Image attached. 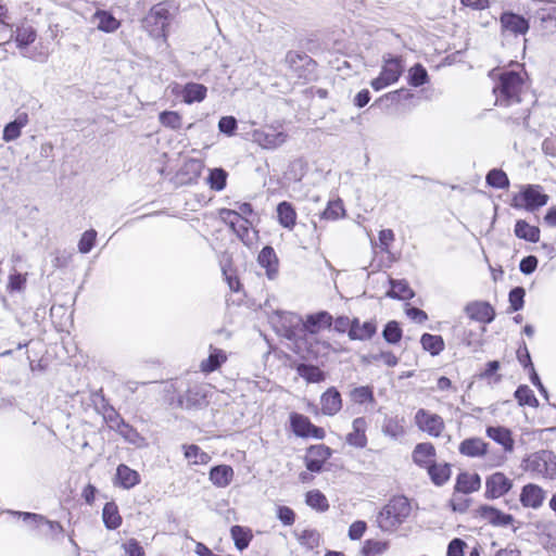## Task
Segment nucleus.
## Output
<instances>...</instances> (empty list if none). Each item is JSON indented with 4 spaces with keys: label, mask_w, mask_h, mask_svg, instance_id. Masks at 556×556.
I'll return each mask as SVG.
<instances>
[{
    "label": "nucleus",
    "mask_w": 556,
    "mask_h": 556,
    "mask_svg": "<svg viewBox=\"0 0 556 556\" xmlns=\"http://www.w3.org/2000/svg\"><path fill=\"white\" fill-rule=\"evenodd\" d=\"M290 421L292 430L298 437L307 438L308 429L312 422L306 416L294 413L290 416Z\"/></svg>",
    "instance_id": "obj_47"
},
{
    "label": "nucleus",
    "mask_w": 556,
    "mask_h": 556,
    "mask_svg": "<svg viewBox=\"0 0 556 556\" xmlns=\"http://www.w3.org/2000/svg\"><path fill=\"white\" fill-rule=\"evenodd\" d=\"M97 238V231L93 229H89L85 231L78 242V250L80 253H88L94 245Z\"/></svg>",
    "instance_id": "obj_58"
},
{
    "label": "nucleus",
    "mask_w": 556,
    "mask_h": 556,
    "mask_svg": "<svg viewBox=\"0 0 556 556\" xmlns=\"http://www.w3.org/2000/svg\"><path fill=\"white\" fill-rule=\"evenodd\" d=\"M458 451L468 457H481L488 453V443L480 438H469L460 442Z\"/></svg>",
    "instance_id": "obj_23"
},
{
    "label": "nucleus",
    "mask_w": 556,
    "mask_h": 556,
    "mask_svg": "<svg viewBox=\"0 0 556 556\" xmlns=\"http://www.w3.org/2000/svg\"><path fill=\"white\" fill-rule=\"evenodd\" d=\"M92 396L98 410L102 414L103 419L109 425L110 429L114 431L117 430L125 420L121 417L116 409L108 403L102 393V390L93 393Z\"/></svg>",
    "instance_id": "obj_10"
},
{
    "label": "nucleus",
    "mask_w": 556,
    "mask_h": 556,
    "mask_svg": "<svg viewBox=\"0 0 556 556\" xmlns=\"http://www.w3.org/2000/svg\"><path fill=\"white\" fill-rule=\"evenodd\" d=\"M514 395L520 406L527 405L534 408L539 406L538 399L527 384L519 386Z\"/></svg>",
    "instance_id": "obj_44"
},
{
    "label": "nucleus",
    "mask_w": 556,
    "mask_h": 556,
    "mask_svg": "<svg viewBox=\"0 0 556 556\" xmlns=\"http://www.w3.org/2000/svg\"><path fill=\"white\" fill-rule=\"evenodd\" d=\"M25 521L31 520L45 535L54 538L63 532V527L58 521H51L41 515L33 513H18Z\"/></svg>",
    "instance_id": "obj_15"
},
{
    "label": "nucleus",
    "mask_w": 556,
    "mask_h": 556,
    "mask_svg": "<svg viewBox=\"0 0 556 556\" xmlns=\"http://www.w3.org/2000/svg\"><path fill=\"white\" fill-rule=\"evenodd\" d=\"M486 184L496 189H506L509 187V179L502 169L493 168L485 177Z\"/></svg>",
    "instance_id": "obj_46"
},
{
    "label": "nucleus",
    "mask_w": 556,
    "mask_h": 556,
    "mask_svg": "<svg viewBox=\"0 0 556 556\" xmlns=\"http://www.w3.org/2000/svg\"><path fill=\"white\" fill-rule=\"evenodd\" d=\"M383 339L390 344H396L402 339V329L397 321H389L382 331Z\"/></svg>",
    "instance_id": "obj_53"
},
{
    "label": "nucleus",
    "mask_w": 556,
    "mask_h": 556,
    "mask_svg": "<svg viewBox=\"0 0 556 556\" xmlns=\"http://www.w3.org/2000/svg\"><path fill=\"white\" fill-rule=\"evenodd\" d=\"M257 262L263 268H265L268 279L274 280L277 277L279 260L273 247H264L257 256Z\"/></svg>",
    "instance_id": "obj_17"
},
{
    "label": "nucleus",
    "mask_w": 556,
    "mask_h": 556,
    "mask_svg": "<svg viewBox=\"0 0 556 556\" xmlns=\"http://www.w3.org/2000/svg\"><path fill=\"white\" fill-rule=\"evenodd\" d=\"M277 215L282 227L292 229L295 226L296 212L291 203L287 201L279 203L277 206Z\"/></svg>",
    "instance_id": "obj_32"
},
{
    "label": "nucleus",
    "mask_w": 556,
    "mask_h": 556,
    "mask_svg": "<svg viewBox=\"0 0 556 556\" xmlns=\"http://www.w3.org/2000/svg\"><path fill=\"white\" fill-rule=\"evenodd\" d=\"M415 424L421 431L435 438L440 437L445 428L444 420L440 415L431 414L424 408L417 410Z\"/></svg>",
    "instance_id": "obj_8"
},
{
    "label": "nucleus",
    "mask_w": 556,
    "mask_h": 556,
    "mask_svg": "<svg viewBox=\"0 0 556 556\" xmlns=\"http://www.w3.org/2000/svg\"><path fill=\"white\" fill-rule=\"evenodd\" d=\"M206 87L197 83H188L184 87L182 98L186 103L201 102L206 97Z\"/></svg>",
    "instance_id": "obj_37"
},
{
    "label": "nucleus",
    "mask_w": 556,
    "mask_h": 556,
    "mask_svg": "<svg viewBox=\"0 0 556 556\" xmlns=\"http://www.w3.org/2000/svg\"><path fill=\"white\" fill-rule=\"evenodd\" d=\"M254 141L265 149H275L287 140V135L283 131H276L271 128L255 130L253 132Z\"/></svg>",
    "instance_id": "obj_16"
},
{
    "label": "nucleus",
    "mask_w": 556,
    "mask_h": 556,
    "mask_svg": "<svg viewBox=\"0 0 556 556\" xmlns=\"http://www.w3.org/2000/svg\"><path fill=\"white\" fill-rule=\"evenodd\" d=\"M116 480L119 486L129 490L140 482V476L127 465L121 464L116 469Z\"/></svg>",
    "instance_id": "obj_30"
},
{
    "label": "nucleus",
    "mask_w": 556,
    "mask_h": 556,
    "mask_svg": "<svg viewBox=\"0 0 556 556\" xmlns=\"http://www.w3.org/2000/svg\"><path fill=\"white\" fill-rule=\"evenodd\" d=\"M523 79L521 75L514 71L500 74L498 81L493 88L495 94V104L500 106H509L520 102V92Z\"/></svg>",
    "instance_id": "obj_1"
},
{
    "label": "nucleus",
    "mask_w": 556,
    "mask_h": 556,
    "mask_svg": "<svg viewBox=\"0 0 556 556\" xmlns=\"http://www.w3.org/2000/svg\"><path fill=\"white\" fill-rule=\"evenodd\" d=\"M410 510V504L405 496L393 497L378 514L377 523L383 531H393L407 519Z\"/></svg>",
    "instance_id": "obj_2"
},
{
    "label": "nucleus",
    "mask_w": 556,
    "mask_h": 556,
    "mask_svg": "<svg viewBox=\"0 0 556 556\" xmlns=\"http://www.w3.org/2000/svg\"><path fill=\"white\" fill-rule=\"evenodd\" d=\"M170 4L163 1L153 5L142 18V27L153 38H166V29L170 21Z\"/></svg>",
    "instance_id": "obj_3"
},
{
    "label": "nucleus",
    "mask_w": 556,
    "mask_h": 556,
    "mask_svg": "<svg viewBox=\"0 0 556 556\" xmlns=\"http://www.w3.org/2000/svg\"><path fill=\"white\" fill-rule=\"evenodd\" d=\"M321 410L325 415L333 416L342 407L340 392L336 388H329L320 397Z\"/></svg>",
    "instance_id": "obj_21"
},
{
    "label": "nucleus",
    "mask_w": 556,
    "mask_h": 556,
    "mask_svg": "<svg viewBox=\"0 0 556 556\" xmlns=\"http://www.w3.org/2000/svg\"><path fill=\"white\" fill-rule=\"evenodd\" d=\"M477 514L480 518L484 519L493 527H507L515 520L511 515L505 514L490 505H481L477 509Z\"/></svg>",
    "instance_id": "obj_14"
},
{
    "label": "nucleus",
    "mask_w": 556,
    "mask_h": 556,
    "mask_svg": "<svg viewBox=\"0 0 556 556\" xmlns=\"http://www.w3.org/2000/svg\"><path fill=\"white\" fill-rule=\"evenodd\" d=\"M184 450L185 457L192 460V463L195 465L207 464L211 460V456L207 453L201 451V448L195 444L184 445Z\"/></svg>",
    "instance_id": "obj_49"
},
{
    "label": "nucleus",
    "mask_w": 556,
    "mask_h": 556,
    "mask_svg": "<svg viewBox=\"0 0 556 556\" xmlns=\"http://www.w3.org/2000/svg\"><path fill=\"white\" fill-rule=\"evenodd\" d=\"M344 213L345 210L341 200L330 201L327 207L320 214V218L327 220H337L342 217Z\"/></svg>",
    "instance_id": "obj_51"
},
{
    "label": "nucleus",
    "mask_w": 556,
    "mask_h": 556,
    "mask_svg": "<svg viewBox=\"0 0 556 556\" xmlns=\"http://www.w3.org/2000/svg\"><path fill=\"white\" fill-rule=\"evenodd\" d=\"M296 372L309 383L321 382L326 379L325 372L314 365L301 363L296 366Z\"/></svg>",
    "instance_id": "obj_36"
},
{
    "label": "nucleus",
    "mask_w": 556,
    "mask_h": 556,
    "mask_svg": "<svg viewBox=\"0 0 556 556\" xmlns=\"http://www.w3.org/2000/svg\"><path fill=\"white\" fill-rule=\"evenodd\" d=\"M433 484L441 486L451 478V466L447 463L437 464L434 460L426 468Z\"/></svg>",
    "instance_id": "obj_29"
},
{
    "label": "nucleus",
    "mask_w": 556,
    "mask_h": 556,
    "mask_svg": "<svg viewBox=\"0 0 556 556\" xmlns=\"http://www.w3.org/2000/svg\"><path fill=\"white\" fill-rule=\"evenodd\" d=\"M481 488V478L478 473L460 472L456 478L455 491L469 494Z\"/></svg>",
    "instance_id": "obj_26"
},
{
    "label": "nucleus",
    "mask_w": 556,
    "mask_h": 556,
    "mask_svg": "<svg viewBox=\"0 0 556 556\" xmlns=\"http://www.w3.org/2000/svg\"><path fill=\"white\" fill-rule=\"evenodd\" d=\"M227 177L228 174L224 168H213L210 170L207 184L212 190L222 191L226 187Z\"/></svg>",
    "instance_id": "obj_45"
},
{
    "label": "nucleus",
    "mask_w": 556,
    "mask_h": 556,
    "mask_svg": "<svg viewBox=\"0 0 556 556\" xmlns=\"http://www.w3.org/2000/svg\"><path fill=\"white\" fill-rule=\"evenodd\" d=\"M102 518L105 527L110 530L117 529L122 523V517L118 513L117 505L113 502H109L104 505Z\"/></svg>",
    "instance_id": "obj_38"
},
{
    "label": "nucleus",
    "mask_w": 556,
    "mask_h": 556,
    "mask_svg": "<svg viewBox=\"0 0 556 556\" xmlns=\"http://www.w3.org/2000/svg\"><path fill=\"white\" fill-rule=\"evenodd\" d=\"M332 325V316L325 311L311 314L304 321V329L309 333H317L320 329L330 328Z\"/></svg>",
    "instance_id": "obj_24"
},
{
    "label": "nucleus",
    "mask_w": 556,
    "mask_h": 556,
    "mask_svg": "<svg viewBox=\"0 0 556 556\" xmlns=\"http://www.w3.org/2000/svg\"><path fill=\"white\" fill-rule=\"evenodd\" d=\"M233 479V469L229 465L214 466L210 470V481L217 488L228 486Z\"/></svg>",
    "instance_id": "obj_28"
},
{
    "label": "nucleus",
    "mask_w": 556,
    "mask_h": 556,
    "mask_svg": "<svg viewBox=\"0 0 556 556\" xmlns=\"http://www.w3.org/2000/svg\"><path fill=\"white\" fill-rule=\"evenodd\" d=\"M331 448L324 444L313 445L308 448V456L324 463L331 456Z\"/></svg>",
    "instance_id": "obj_61"
},
{
    "label": "nucleus",
    "mask_w": 556,
    "mask_h": 556,
    "mask_svg": "<svg viewBox=\"0 0 556 556\" xmlns=\"http://www.w3.org/2000/svg\"><path fill=\"white\" fill-rule=\"evenodd\" d=\"M541 190L542 187L539 185H527L519 194L514 197L511 206L533 212L546 205L549 197Z\"/></svg>",
    "instance_id": "obj_5"
},
{
    "label": "nucleus",
    "mask_w": 556,
    "mask_h": 556,
    "mask_svg": "<svg viewBox=\"0 0 556 556\" xmlns=\"http://www.w3.org/2000/svg\"><path fill=\"white\" fill-rule=\"evenodd\" d=\"M36 37V30L29 25L20 26L15 30V42L20 49L27 48L35 41Z\"/></svg>",
    "instance_id": "obj_42"
},
{
    "label": "nucleus",
    "mask_w": 556,
    "mask_h": 556,
    "mask_svg": "<svg viewBox=\"0 0 556 556\" xmlns=\"http://www.w3.org/2000/svg\"><path fill=\"white\" fill-rule=\"evenodd\" d=\"M269 319L277 333L289 340H294L301 332L305 331L304 320L295 313L276 311Z\"/></svg>",
    "instance_id": "obj_4"
},
{
    "label": "nucleus",
    "mask_w": 556,
    "mask_h": 556,
    "mask_svg": "<svg viewBox=\"0 0 556 556\" xmlns=\"http://www.w3.org/2000/svg\"><path fill=\"white\" fill-rule=\"evenodd\" d=\"M220 219L227 224L231 230L241 239L249 233L251 223L236 213L233 210L222 208L219 210Z\"/></svg>",
    "instance_id": "obj_12"
},
{
    "label": "nucleus",
    "mask_w": 556,
    "mask_h": 556,
    "mask_svg": "<svg viewBox=\"0 0 556 556\" xmlns=\"http://www.w3.org/2000/svg\"><path fill=\"white\" fill-rule=\"evenodd\" d=\"M486 435L501 444L505 451H513L514 448V440L511 438V432L504 427H488Z\"/></svg>",
    "instance_id": "obj_31"
},
{
    "label": "nucleus",
    "mask_w": 556,
    "mask_h": 556,
    "mask_svg": "<svg viewBox=\"0 0 556 556\" xmlns=\"http://www.w3.org/2000/svg\"><path fill=\"white\" fill-rule=\"evenodd\" d=\"M544 501V491L536 484H526L520 494V502L525 507L539 508Z\"/></svg>",
    "instance_id": "obj_19"
},
{
    "label": "nucleus",
    "mask_w": 556,
    "mask_h": 556,
    "mask_svg": "<svg viewBox=\"0 0 556 556\" xmlns=\"http://www.w3.org/2000/svg\"><path fill=\"white\" fill-rule=\"evenodd\" d=\"M160 123L170 129H179L182 125L181 116L175 111H163L159 115Z\"/></svg>",
    "instance_id": "obj_54"
},
{
    "label": "nucleus",
    "mask_w": 556,
    "mask_h": 556,
    "mask_svg": "<svg viewBox=\"0 0 556 556\" xmlns=\"http://www.w3.org/2000/svg\"><path fill=\"white\" fill-rule=\"evenodd\" d=\"M237 126V119L233 116H223L218 122L219 131L228 136L235 134Z\"/></svg>",
    "instance_id": "obj_63"
},
{
    "label": "nucleus",
    "mask_w": 556,
    "mask_h": 556,
    "mask_svg": "<svg viewBox=\"0 0 556 556\" xmlns=\"http://www.w3.org/2000/svg\"><path fill=\"white\" fill-rule=\"evenodd\" d=\"M465 547V541L455 538L448 543L446 556H464Z\"/></svg>",
    "instance_id": "obj_64"
},
{
    "label": "nucleus",
    "mask_w": 556,
    "mask_h": 556,
    "mask_svg": "<svg viewBox=\"0 0 556 556\" xmlns=\"http://www.w3.org/2000/svg\"><path fill=\"white\" fill-rule=\"evenodd\" d=\"M502 31H508L515 36L525 35L529 30V21L523 16L513 13L504 12L500 18Z\"/></svg>",
    "instance_id": "obj_13"
},
{
    "label": "nucleus",
    "mask_w": 556,
    "mask_h": 556,
    "mask_svg": "<svg viewBox=\"0 0 556 556\" xmlns=\"http://www.w3.org/2000/svg\"><path fill=\"white\" fill-rule=\"evenodd\" d=\"M513 488V481L503 472H494L485 479L484 497L495 500L504 496Z\"/></svg>",
    "instance_id": "obj_9"
},
{
    "label": "nucleus",
    "mask_w": 556,
    "mask_h": 556,
    "mask_svg": "<svg viewBox=\"0 0 556 556\" xmlns=\"http://www.w3.org/2000/svg\"><path fill=\"white\" fill-rule=\"evenodd\" d=\"M402 421L403 419L400 420L394 417H386L382 424V432L392 439H399L403 437L405 429Z\"/></svg>",
    "instance_id": "obj_43"
},
{
    "label": "nucleus",
    "mask_w": 556,
    "mask_h": 556,
    "mask_svg": "<svg viewBox=\"0 0 556 556\" xmlns=\"http://www.w3.org/2000/svg\"><path fill=\"white\" fill-rule=\"evenodd\" d=\"M391 290L387 292V296L397 300H409L415 293L406 280H390Z\"/></svg>",
    "instance_id": "obj_34"
},
{
    "label": "nucleus",
    "mask_w": 556,
    "mask_h": 556,
    "mask_svg": "<svg viewBox=\"0 0 556 556\" xmlns=\"http://www.w3.org/2000/svg\"><path fill=\"white\" fill-rule=\"evenodd\" d=\"M428 81V73L421 64H415L408 73V83L413 87H420Z\"/></svg>",
    "instance_id": "obj_52"
},
{
    "label": "nucleus",
    "mask_w": 556,
    "mask_h": 556,
    "mask_svg": "<svg viewBox=\"0 0 556 556\" xmlns=\"http://www.w3.org/2000/svg\"><path fill=\"white\" fill-rule=\"evenodd\" d=\"M230 534L235 542V546L239 551L245 549L249 546V544L253 538L250 529L238 526V525L231 527Z\"/></svg>",
    "instance_id": "obj_41"
},
{
    "label": "nucleus",
    "mask_w": 556,
    "mask_h": 556,
    "mask_svg": "<svg viewBox=\"0 0 556 556\" xmlns=\"http://www.w3.org/2000/svg\"><path fill=\"white\" fill-rule=\"evenodd\" d=\"M351 399L358 404L372 402L374 393L369 387H357L351 391Z\"/></svg>",
    "instance_id": "obj_57"
},
{
    "label": "nucleus",
    "mask_w": 556,
    "mask_h": 556,
    "mask_svg": "<svg viewBox=\"0 0 556 556\" xmlns=\"http://www.w3.org/2000/svg\"><path fill=\"white\" fill-rule=\"evenodd\" d=\"M421 346L431 355H439L444 350V340L441 336L424 333L420 339Z\"/></svg>",
    "instance_id": "obj_39"
},
{
    "label": "nucleus",
    "mask_w": 556,
    "mask_h": 556,
    "mask_svg": "<svg viewBox=\"0 0 556 556\" xmlns=\"http://www.w3.org/2000/svg\"><path fill=\"white\" fill-rule=\"evenodd\" d=\"M412 457L417 466L427 468L435 457V448L432 443H418L413 451Z\"/></svg>",
    "instance_id": "obj_27"
},
{
    "label": "nucleus",
    "mask_w": 556,
    "mask_h": 556,
    "mask_svg": "<svg viewBox=\"0 0 556 556\" xmlns=\"http://www.w3.org/2000/svg\"><path fill=\"white\" fill-rule=\"evenodd\" d=\"M29 123V117L26 112H21L16 115L14 121L4 126L2 139L5 142H11L21 136V130Z\"/></svg>",
    "instance_id": "obj_25"
},
{
    "label": "nucleus",
    "mask_w": 556,
    "mask_h": 556,
    "mask_svg": "<svg viewBox=\"0 0 556 556\" xmlns=\"http://www.w3.org/2000/svg\"><path fill=\"white\" fill-rule=\"evenodd\" d=\"M306 504L318 511H326L329 508L327 497L319 490L306 493Z\"/></svg>",
    "instance_id": "obj_48"
},
{
    "label": "nucleus",
    "mask_w": 556,
    "mask_h": 556,
    "mask_svg": "<svg viewBox=\"0 0 556 556\" xmlns=\"http://www.w3.org/2000/svg\"><path fill=\"white\" fill-rule=\"evenodd\" d=\"M388 544L386 542L367 540L364 547V556H378L387 551Z\"/></svg>",
    "instance_id": "obj_59"
},
{
    "label": "nucleus",
    "mask_w": 556,
    "mask_h": 556,
    "mask_svg": "<svg viewBox=\"0 0 556 556\" xmlns=\"http://www.w3.org/2000/svg\"><path fill=\"white\" fill-rule=\"evenodd\" d=\"M364 361L368 363L382 361L388 367H394L399 363V358L390 351L367 355Z\"/></svg>",
    "instance_id": "obj_56"
},
{
    "label": "nucleus",
    "mask_w": 556,
    "mask_h": 556,
    "mask_svg": "<svg viewBox=\"0 0 556 556\" xmlns=\"http://www.w3.org/2000/svg\"><path fill=\"white\" fill-rule=\"evenodd\" d=\"M515 235L529 242L536 243L540 240V229L529 225L526 220L519 219L515 225Z\"/></svg>",
    "instance_id": "obj_33"
},
{
    "label": "nucleus",
    "mask_w": 556,
    "mask_h": 556,
    "mask_svg": "<svg viewBox=\"0 0 556 556\" xmlns=\"http://www.w3.org/2000/svg\"><path fill=\"white\" fill-rule=\"evenodd\" d=\"M127 556H146L144 551L136 539H129L122 545Z\"/></svg>",
    "instance_id": "obj_62"
},
{
    "label": "nucleus",
    "mask_w": 556,
    "mask_h": 556,
    "mask_svg": "<svg viewBox=\"0 0 556 556\" xmlns=\"http://www.w3.org/2000/svg\"><path fill=\"white\" fill-rule=\"evenodd\" d=\"M377 331V325L375 321L359 323L358 318L352 320V327L349 331V338L351 340L365 341L371 339Z\"/></svg>",
    "instance_id": "obj_22"
},
{
    "label": "nucleus",
    "mask_w": 556,
    "mask_h": 556,
    "mask_svg": "<svg viewBox=\"0 0 556 556\" xmlns=\"http://www.w3.org/2000/svg\"><path fill=\"white\" fill-rule=\"evenodd\" d=\"M527 470L544 473L549 478L556 477L555 455L549 451H540L527 459Z\"/></svg>",
    "instance_id": "obj_7"
},
{
    "label": "nucleus",
    "mask_w": 556,
    "mask_h": 556,
    "mask_svg": "<svg viewBox=\"0 0 556 556\" xmlns=\"http://www.w3.org/2000/svg\"><path fill=\"white\" fill-rule=\"evenodd\" d=\"M353 431L346 435V442L355 447L363 448L367 444V421L364 417H357L352 422Z\"/></svg>",
    "instance_id": "obj_20"
},
{
    "label": "nucleus",
    "mask_w": 556,
    "mask_h": 556,
    "mask_svg": "<svg viewBox=\"0 0 556 556\" xmlns=\"http://www.w3.org/2000/svg\"><path fill=\"white\" fill-rule=\"evenodd\" d=\"M26 275L18 273L11 274L9 276L7 289L9 292H22L26 287Z\"/></svg>",
    "instance_id": "obj_60"
},
{
    "label": "nucleus",
    "mask_w": 556,
    "mask_h": 556,
    "mask_svg": "<svg viewBox=\"0 0 556 556\" xmlns=\"http://www.w3.org/2000/svg\"><path fill=\"white\" fill-rule=\"evenodd\" d=\"M464 311L470 319L483 324H490L495 318V311L493 306L490 303L483 301L469 302L465 306Z\"/></svg>",
    "instance_id": "obj_11"
},
{
    "label": "nucleus",
    "mask_w": 556,
    "mask_h": 556,
    "mask_svg": "<svg viewBox=\"0 0 556 556\" xmlns=\"http://www.w3.org/2000/svg\"><path fill=\"white\" fill-rule=\"evenodd\" d=\"M526 291L522 287H515L509 291L508 301L510 311L517 312L523 307Z\"/></svg>",
    "instance_id": "obj_55"
},
{
    "label": "nucleus",
    "mask_w": 556,
    "mask_h": 556,
    "mask_svg": "<svg viewBox=\"0 0 556 556\" xmlns=\"http://www.w3.org/2000/svg\"><path fill=\"white\" fill-rule=\"evenodd\" d=\"M403 71L404 66L401 58L391 54L383 55V65L380 74L387 79V83H396Z\"/></svg>",
    "instance_id": "obj_18"
},
{
    "label": "nucleus",
    "mask_w": 556,
    "mask_h": 556,
    "mask_svg": "<svg viewBox=\"0 0 556 556\" xmlns=\"http://www.w3.org/2000/svg\"><path fill=\"white\" fill-rule=\"evenodd\" d=\"M285 62L289 70L300 79L311 80L316 67V62L306 53L288 51Z\"/></svg>",
    "instance_id": "obj_6"
},
{
    "label": "nucleus",
    "mask_w": 556,
    "mask_h": 556,
    "mask_svg": "<svg viewBox=\"0 0 556 556\" xmlns=\"http://www.w3.org/2000/svg\"><path fill=\"white\" fill-rule=\"evenodd\" d=\"M93 20L98 21V28L105 33H113L121 26V22L104 10H98L93 14Z\"/></svg>",
    "instance_id": "obj_35"
},
{
    "label": "nucleus",
    "mask_w": 556,
    "mask_h": 556,
    "mask_svg": "<svg viewBox=\"0 0 556 556\" xmlns=\"http://www.w3.org/2000/svg\"><path fill=\"white\" fill-rule=\"evenodd\" d=\"M115 431L118 432V434L122 435L125 439V441L131 444L140 446L144 441V439L139 434V432L126 421H124Z\"/></svg>",
    "instance_id": "obj_50"
},
{
    "label": "nucleus",
    "mask_w": 556,
    "mask_h": 556,
    "mask_svg": "<svg viewBox=\"0 0 556 556\" xmlns=\"http://www.w3.org/2000/svg\"><path fill=\"white\" fill-rule=\"evenodd\" d=\"M227 356L223 350L213 349L208 357L201 362V370L203 372H212L220 367L225 363Z\"/></svg>",
    "instance_id": "obj_40"
}]
</instances>
